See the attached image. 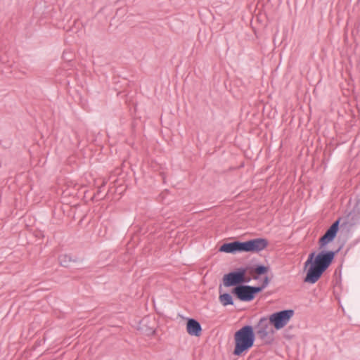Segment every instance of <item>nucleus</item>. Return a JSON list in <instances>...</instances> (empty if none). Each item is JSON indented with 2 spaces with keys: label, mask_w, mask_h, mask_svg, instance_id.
<instances>
[{
  "label": "nucleus",
  "mask_w": 360,
  "mask_h": 360,
  "mask_svg": "<svg viewBox=\"0 0 360 360\" xmlns=\"http://www.w3.org/2000/svg\"><path fill=\"white\" fill-rule=\"evenodd\" d=\"M338 248L335 251L322 250L315 256L313 252L309 255L308 259L304 263V269L309 266L307 275L304 279L305 283L314 284L321 277L333 262L335 255L340 251Z\"/></svg>",
  "instance_id": "nucleus-1"
},
{
  "label": "nucleus",
  "mask_w": 360,
  "mask_h": 360,
  "mask_svg": "<svg viewBox=\"0 0 360 360\" xmlns=\"http://www.w3.org/2000/svg\"><path fill=\"white\" fill-rule=\"evenodd\" d=\"M255 340V333L252 326L246 325L234 334L235 347L233 354L241 356L252 347Z\"/></svg>",
  "instance_id": "nucleus-2"
},
{
  "label": "nucleus",
  "mask_w": 360,
  "mask_h": 360,
  "mask_svg": "<svg viewBox=\"0 0 360 360\" xmlns=\"http://www.w3.org/2000/svg\"><path fill=\"white\" fill-rule=\"evenodd\" d=\"M269 318L262 317L255 326V334L264 344L271 345L274 341V330Z\"/></svg>",
  "instance_id": "nucleus-3"
},
{
  "label": "nucleus",
  "mask_w": 360,
  "mask_h": 360,
  "mask_svg": "<svg viewBox=\"0 0 360 360\" xmlns=\"http://www.w3.org/2000/svg\"><path fill=\"white\" fill-rule=\"evenodd\" d=\"M247 269L240 267L236 271L226 274L223 277V283L226 287H236L251 281L250 276H247Z\"/></svg>",
  "instance_id": "nucleus-4"
},
{
  "label": "nucleus",
  "mask_w": 360,
  "mask_h": 360,
  "mask_svg": "<svg viewBox=\"0 0 360 360\" xmlns=\"http://www.w3.org/2000/svg\"><path fill=\"white\" fill-rule=\"evenodd\" d=\"M294 315V310L285 309L273 313L269 316L272 326L276 330L284 328Z\"/></svg>",
  "instance_id": "nucleus-5"
},
{
  "label": "nucleus",
  "mask_w": 360,
  "mask_h": 360,
  "mask_svg": "<svg viewBox=\"0 0 360 360\" xmlns=\"http://www.w3.org/2000/svg\"><path fill=\"white\" fill-rule=\"evenodd\" d=\"M231 292L242 302H250L253 300L255 295L259 293L255 286L243 284L234 287Z\"/></svg>",
  "instance_id": "nucleus-6"
},
{
  "label": "nucleus",
  "mask_w": 360,
  "mask_h": 360,
  "mask_svg": "<svg viewBox=\"0 0 360 360\" xmlns=\"http://www.w3.org/2000/svg\"><path fill=\"white\" fill-rule=\"evenodd\" d=\"M360 218V199H359L351 210L342 221L341 225H355Z\"/></svg>",
  "instance_id": "nucleus-7"
},
{
  "label": "nucleus",
  "mask_w": 360,
  "mask_h": 360,
  "mask_svg": "<svg viewBox=\"0 0 360 360\" xmlns=\"http://www.w3.org/2000/svg\"><path fill=\"white\" fill-rule=\"evenodd\" d=\"M249 252H258L265 249L269 242L265 238H257L248 240Z\"/></svg>",
  "instance_id": "nucleus-8"
},
{
  "label": "nucleus",
  "mask_w": 360,
  "mask_h": 360,
  "mask_svg": "<svg viewBox=\"0 0 360 360\" xmlns=\"http://www.w3.org/2000/svg\"><path fill=\"white\" fill-rule=\"evenodd\" d=\"M340 226H330L326 232L319 238V243L320 248L325 247L328 243L333 241L336 237Z\"/></svg>",
  "instance_id": "nucleus-9"
},
{
  "label": "nucleus",
  "mask_w": 360,
  "mask_h": 360,
  "mask_svg": "<svg viewBox=\"0 0 360 360\" xmlns=\"http://www.w3.org/2000/svg\"><path fill=\"white\" fill-rule=\"evenodd\" d=\"M247 273L249 274L248 276L251 277V279L257 280L259 276L266 274L269 271V267L262 264H257L254 266H248Z\"/></svg>",
  "instance_id": "nucleus-10"
},
{
  "label": "nucleus",
  "mask_w": 360,
  "mask_h": 360,
  "mask_svg": "<svg viewBox=\"0 0 360 360\" xmlns=\"http://www.w3.org/2000/svg\"><path fill=\"white\" fill-rule=\"evenodd\" d=\"M186 331L192 336L200 337L202 327L200 323L194 319H188L186 323Z\"/></svg>",
  "instance_id": "nucleus-11"
},
{
  "label": "nucleus",
  "mask_w": 360,
  "mask_h": 360,
  "mask_svg": "<svg viewBox=\"0 0 360 360\" xmlns=\"http://www.w3.org/2000/svg\"><path fill=\"white\" fill-rule=\"evenodd\" d=\"M153 321L149 317H145L139 322V329L146 335H152L155 333Z\"/></svg>",
  "instance_id": "nucleus-12"
},
{
  "label": "nucleus",
  "mask_w": 360,
  "mask_h": 360,
  "mask_svg": "<svg viewBox=\"0 0 360 360\" xmlns=\"http://www.w3.org/2000/svg\"><path fill=\"white\" fill-rule=\"evenodd\" d=\"M238 240L231 243H224L220 248L219 251L227 253H236L238 252Z\"/></svg>",
  "instance_id": "nucleus-13"
},
{
  "label": "nucleus",
  "mask_w": 360,
  "mask_h": 360,
  "mask_svg": "<svg viewBox=\"0 0 360 360\" xmlns=\"http://www.w3.org/2000/svg\"><path fill=\"white\" fill-rule=\"evenodd\" d=\"M219 299L220 302L224 306L233 304V298L229 293L220 294Z\"/></svg>",
  "instance_id": "nucleus-14"
},
{
  "label": "nucleus",
  "mask_w": 360,
  "mask_h": 360,
  "mask_svg": "<svg viewBox=\"0 0 360 360\" xmlns=\"http://www.w3.org/2000/svg\"><path fill=\"white\" fill-rule=\"evenodd\" d=\"M58 260H59V262L61 266H65V267H68L69 266L70 264L72 262H77V259H72V257L68 255H60L59 257H58Z\"/></svg>",
  "instance_id": "nucleus-15"
},
{
  "label": "nucleus",
  "mask_w": 360,
  "mask_h": 360,
  "mask_svg": "<svg viewBox=\"0 0 360 360\" xmlns=\"http://www.w3.org/2000/svg\"><path fill=\"white\" fill-rule=\"evenodd\" d=\"M106 184V181H103L101 186L98 187V191L96 192V193H95L93 197H92V200H103L105 198V196L107 195V194H105V195H101V188L105 186Z\"/></svg>",
  "instance_id": "nucleus-16"
},
{
  "label": "nucleus",
  "mask_w": 360,
  "mask_h": 360,
  "mask_svg": "<svg viewBox=\"0 0 360 360\" xmlns=\"http://www.w3.org/2000/svg\"><path fill=\"white\" fill-rule=\"evenodd\" d=\"M238 252H249L248 240L240 242L238 240Z\"/></svg>",
  "instance_id": "nucleus-17"
},
{
  "label": "nucleus",
  "mask_w": 360,
  "mask_h": 360,
  "mask_svg": "<svg viewBox=\"0 0 360 360\" xmlns=\"http://www.w3.org/2000/svg\"><path fill=\"white\" fill-rule=\"evenodd\" d=\"M269 282H270V280H269V277L265 276L264 278L263 279L262 285L259 286H255L257 288L258 292H262L268 285Z\"/></svg>",
  "instance_id": "nucleus-18"
},
{
  "label": "nucleus",
  "mask_w": 360,
  "mask_h": 360,
  "mask_svg": "<svg viewBox=\"0 0 360 360\" xmlns=\"http://www.w3.org/2000/svg\"><path fill=\"white\" fill-rule=\"evenodd\" d=\"M342 221V218L339 217L334 222H333L330 225H340V222Z\"/></svg>",
  "instance_id": "nucleus-19"
}]
</instances>
